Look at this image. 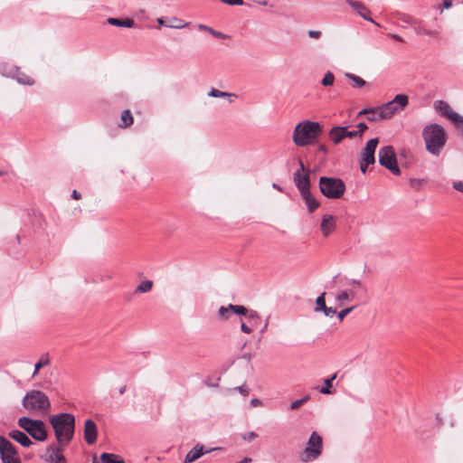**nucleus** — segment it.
Segmentation results:
<instances>
[{
	"instance_id": "45",
	"label": "nucleus",
	"mask_w": 463,
	"mask_h": 463,
	"mask_svg": "<svg viewBox=\"0 0 463 463\" xmlns=\"http://www.w3.org/2000/svg\"><path fill=\"white\" fill-rule=\"evenodd\" d=\"M409 183L411 188L414 190H420L424 183V179L411 178Z\"/></svg>"
},
{
	"instance_id": "15",
	"label": "nucleus",
	"mask_w": 463,
	"mask_h": 463,
	"mask_svg": "<svg viewBox=\"0 0 463 463\" xmlns=\"http://www.w3.org/2000/svg\"><path fill=\"white\" fill-rule=\"evenodd\" d=\"M377 146H364L361 154L360 170L363 174L366 173L367 167L375 163V148Z\"/></svg>"
},
{
	"instance_id": "32",
	"label": "nucleus",
	"mask_w": 463,
	"mask_h": 463,
	"mask_svg": "<svg viewBox=\"0 0 463 463\" xmlns=\"http://www.w3.org/2000/svg\"><path fill=\"white\" fill-rule=\"evenodd\" d=\"M366 114L369 121H376L379 119V108L376 109H364L359 112V115Z\"/></svg>"
},
{
	"instance_id": "8",
	"label": "nucleus",
	"mask_w": 463,
	"mask_h": 463,
	"mask_svg": "<svg viewBox=\"0 0 463 463\" xmlns=\"http://www.w3.org/2000/svg\"><path fill=\"white\" fill-rule=\"evenodd\" d=\"M425 145H445L447 133L444 128L437 123L427 125L422 130Z\"/></svg>"
},
{
	"instance_id": "27",
	"label": "nucleus",
	"mask_w": 463,
	"mask_h": 463,
	"mask_svg": "<svg viewBox=\"0 0 463 463\" xmlns=\"http://www.w3.org/2000/svg\"><path fill=\"white\" fill-rule=\"evenodd\" d=\"M102 463H126L123 458H118L115 454L104 452L100 455Z\"/></svg>"
},
{
	"instance_id": "10",
	"label": "nucleus",
	"mask_w": 463,
	"mask_h": 463,
	"mask_svg": "<svg viewBox=\"0 0 463 463\" xmlns=\"http://www.w3.org/2000/svg\"><path fill=\"white\" fill-rule=\"evenodd\" d=\"M69 444L65 442L52 443L47 446L45 453L41 457L48 463H66V458L62 455V451Z\"/></svg>"
},
{
	"instance_id": "43",
	"label": "nucleus",
	"mask_w": 463,
	"mask_h": 463,
	"mask_svg": "<svg viewBox=\"0 0 463 463\" xmlns=\"http://www.w3.org/2000/svg\"><path fill=\"white\" fill-rule=\"evenodd\" d=\"M50 364V360H49V358H48L47 356H43V357L40 359V361H39V362H37V363L35 364V365H34V372H33V377H34V376L38 373L39 370H40L43 366L47 365V364Z\"/></svg>"
},
{
	"instance_id": "13",
	"label": "nucleus",
	"mask_w": 463,
	"mask_h": 463,
	"mask_svg": "<svg viewBox=\"0 0 463 463\" xmlns=\"http://www.w3.org/2000/svg\"><path fill=\"white\" fill-rule=\"evenodd\" d=\"M434 109L438 114L448 118L452 123L460 116L454 111L450 105L445 100H437L434 102Z\"/></svg>"
},
{
	"instance_id": "21",
	"label": "nucleus",
	"mask_w": 463,
	"mask_h": 463,
	"mask_svg": "<svg viewBox=\"0 0 463 463\" xmlns=\"http://www.w3.org/2000/svg\"><path fill=\"white\" fill-rule=\"evenodd\" d=\"M397 112H399V109L391 101H388L382 107H379L380 119L391 118Z\"/></svg>"
},
{
	"instance_id": "4",
	"label": "nucleus",
	"mask_w": 463,
	"mask_h": 463,
	"mask_svg": "<svg viewBox=\"0 0 463 463\" xmlns=\"http://www.w3.org/2000/svg\"><path fill=\"white\" fill-rule=\"evenodd\" d=\"M319 190L326 198L339 199L345 192V184L338 177L321 176L319 178Z\"/></svg>"
},
{
	"instance_id": "35",
	"label": "nucleus",
	"mask_w": 463,
	"mask_h": 463,
	"mask_svg": "<svg viewBox=\"0 0 463 463\" xmlns=\"http://www.w3.org/2000/svg\"><path fill=\"white\" fill-rule=\"evenodd\" d=\"M336 378V373H334L331 377L324 380L325 386L320 389V392L323 394H331L332 392V383Z\"/></svg>"
},
{
	"instance_id": "64",
	"label": "nucleus",
	"mask_w": 463,
	"mask_h": 463,
	"mask_svg": "<svg viewBox=\"0 0 463 463\" xmlns=\"http://www.w3.org/2000/svg\"><path fill=\"white\" fill-rule=\"evenodd\" d=\"M126 390H127V386H126V385H123L122 387H120V388H119V390H118V393H119L120 395H122V394H124V393H125Z\"/></svg>"
},
{
	"instance_id": "31",
	"label": "nucleus",
	"mask_w": 463,
	"mask_h": 463,
	"mask_svg": "<svg viewBox=\"0 0 463 463\" xmlns=\"http://www.w3.org/2000/svg\"><path fill=\"white\" fill-rule=\"evenodd\" d=\"M354 290H343L335 297V300L340 304H343L345 301H351L354 298Z\"/></svg>"
},
{
	"instance_id": "18",
	"label": "nucleus",
	"mask_w": 463,
	"mask_h": 463,
	"mask_svg": "<svg viewBox=\"0 0 463 463\" xmlns=\"http://www.w3.org/2000/svg\"><path fill=\"white\" fill-rule=\"evenodd\" d=\"M336 227L335 217L331 214H324L321 219L320 229L324 237H328Z\"/></svg>"
},
{
	"instance_id": "59",
	"label": "nucleus",
	"mask_w": 463,
	"mask_h": 463,
	"mask_svg": "<svg viewBox=\"0 0 463 463\" xmlns=\"http://www.w3.org/2000/svg\"><path fill=\"white\" fill-rule=\"evenodd\" d=\"M348 284L349 285H355L357 287H361L362 286V282L359 279H349L348 280Z\"/></svg>"
},
{
	"instance_id": "20",
	"label": "nucleus",
	"mask_w": 463,
	"mask_h": 463,
	"mask_svg": "<svg viewBox=\"0 0 463 463\" xmlns=\"http://www.w3.org/2000/svg\"><path fill=\"white\" fill-rule=\"evenodd\" d=\"M8 436L24 448H29L33 444V442L28 437V434L19 430H13L9 431Z\"/></svg>"
},
{
	"instance_id": "49",
	"label": "nucleus",
	"mask_w": 463,
	"mask_h": 463,
	"mask_svg": "<svg viewBox=\"0 0 463 463\" xmlns=\"http://www.w3.org/2000/svg\"><path fill=\"white\" fill-rule=\"evenodd\" d=\"M241 332L245 334H250L253 330V328L250 326H248L246 323H244L242 320L241 322Z\"/></svg>"
},
{
	"instance_id": "41",
	"label": "nucleus",
	"mask_w": 463,
	"mask_h": 463,
	"mask_svg": "<svg viewBox=\"0 0 463 463\" xmlns=\"http://www.w3.org/2000/svg\"><path fill=\"white\" fill-rule=\"evenodd\" d=\"M198 28L203 31L209 32L212 35H213L216 38H225L226 35H224L222 33L213 30L212 27H209L207 25L199 24Z\"/></svg>"
},
{
	"instance_id": "52",
	"label": "nucleus",
	"mask_w": 463,
	"mask_h": 463,
	"mask_svg": "<svg viewBox=\"0 0 463 463\" xmlns=\"http://www.w3.org/2000/svg\"><path fill=\"white\" fill-rule=\"evenodd\" d=\"M303 405V402L301 399L296 400L290 403L289 409L290 410H297L300 408Z\"/></svg>"
},
{
	"instance_id": "42",
	"label": "nucleus",
	"mask_w": 463,
	"mask_h": 463,
	"mask_svg": "<svg viewBox=\"0 0 463 463\" xmlns=\"http://www.w3.org/2000/svg\"><path fill=\"white\" fill-rule=\"evenodd\" d=\"M334 81H335V75L331 72V71H327L322 80H321V84L325 87H328V86H332L334 84Z\"/></svg>"
},
{
	"instance_id": "9",
	"label": "nucleus",
	"mask_w": 463,
	"mask_h": 463,
	"mask_svg": "<svg viewBox=\"0 0 463 463\" xmlns=\"http://www.w3.org/2000/svg\"><path fill=\"white\" fill-rule=\"evenodd\" d=\"M0 458L2 463H22L16 448L4 436H0Z\"/></svg>"
},
{
	"instance_id": "63",
	"label": "nucleus",
	"mask_w": 463,
	"mask_h": 463,
	"mask_svg": "<svg viewBox=\"0 0 463 463\" xmlns=\"http://www.w3.org/2000/svg\"><path fill=\"white\" fill-rule=\"evenodd\" d=\"M250 404H251L252 406H257V405L260 404V400H258V399H252V400L250 401Z\"/></svg>"
},
{
	"instance_id": "50",
	"label": "nucleus",
	"mask_w": 463,
	"mask_h": 463,
	"mask_svg": "<svg viewBox=\"0 0 463 463\" xmlns=\"http://www.w3.org/2000/svg\"><path fill=\"white\" fill-rule=\"evenodd\" d=\"M453 5L452 0H443L442 5L439 6L440 12L442 13L444 9H449Z\"/></svg>"
},
{
	"instance_id": "60",
	"label": "nucleus",
	"mask_w": 463,
	"mask_h": 463,
	"mask_svg": "<svg viewBox=\"0 0 463 463\" xmlns=\"http://www.w3.org/2000/svg\"><path fill=\"white\" fill-rule=\"evenodd\" d=\"M380 142L378 137H373L366 141L365 145H378Z\"/></svg>"
},
{
	"instance_id": "5",
	"label": "nucleus",
	"mask_w": 463,
	"mask_h": 463,
	"mask_svg": "<svg viewBox=\"0 0 463 463\" xmlns=\"http://www.w3.org/2000/svg\"><path fill=\"white\" fill-rule=\"evenodd\" d=\"M18 425L26 434L37 441H44L47 439L45 424L41 420H33L23 416L18 420Z\"/></svg>"
},
{
	"instance_id": "7",
	"label": "nucleus",
	"mask_w": 463,
	"mask_h": 463,
	"mask_svg": "<svg viewBox=\"0 0 463 463\" xmlns=\"http://www.w3.org/2000/svg\"><path fill=\"white\" fill-rule=\"evenodd\" d=\"M323 451V439L316 431H313L307 440V447L300 454V459L304 463L316 460Z\"/></svg>"
},
{
	"instance_id": "61",
	"label": "nucleus",
	"mask_w": 463,
	"mask_h": 463,
	"mask_svg": "<svg viewBox=\"0 0 463 463\" xmlns=\"http://www.w3.org/2000/svg\"><path fill=\"white\" fill-rule=\"evenodd\" d=\"M71 197L75 200H79V199H80L81 195L79 192H77L76 190H73L72 194H71Z\"/></svg>"
},
{
	"instance_id": "17",
	"label": "nucleus",
	"mask_w": 463,
	"mask_h": 463,
	"mask_svg": "<svg viewBox=\"0 0 463 463\" xmlns=\"http://www.w3.org/2000/svg\"><path fill=\"white\" fill-rule=\"evenodd\" d=\"M98 437V429L96 423L89 419L84 422V439L89 445L96 442Z\"/></svg>"
},
{
	"instance_id": "47",
	"label": "nucleus",
	"mask_w": 463,
	"mask_h": 463,
	"mask_svg": "<svg viewBox=\"0 0 463 463\" xmlns=\"http://www.w3.org/2000/svg\"><path fill=\"white\" fill-rule=\"evenodd\" d=\"M320 312H323L326 317H333L336 314V309L326 306V308H323Z\"/></svg>"
},
{
	"instance_id": "6",
	"label": "nucleus",
	"mask_w": 463,
	"mask_h": 463,
	"mask_svg": "<svg viewBox=\"0 0 463 463\" xmlns=\"http://www.w3.org/2000/svg\"><path fill=\"white\" fill-rule=\"evenodd\" d=\"M23 406L31 411H46L50 408L51 403L47 395L42 391L33 390L27 392L23 399Z\"/></svg>"
},
{
	"instance_id": "56",
	"label": "nucleus",
	"mask_w": 463,
	"mask_h": 463,
	"mask_svg": "<svg viewBox=\"0 0 463 463\" xmlns=\"http://www.w3.org/2000/svg\"><path fill=\"white\" fill-rule=\"evenodd\" d=\"M308 36L311 38L318 39L321 36V32L319 31H308Z\"/></svg>"
},
{
	"instance_id": "12",
	"label": "nucleus",
	"mask_w": 463,
	"mask_h": 463,
	"mask_svg": "<svg viewBox=\"0 0 463 463\" xmlns=\"http://www.w3.org/2000/svg\"><path fill=\"white\" fill-rule=\"evenodd\" d=\"M299 168L294 173V183L299 191V194L310 190V178L308 169H307L303 162L298 160Z\"/></svg>"
},
{
	"instance_id": "58",
	"label": "nucleus",
	"mask_w": 463,
	"mask_h": 463,
	"mask_svg": "<svg viewBox=\"0 0 463 463\" xmlns=\"http://www.w3.org/2000/svg\"><path fill=\"white\" fill-rule=\"evenodd\" d=\"M388 37L397 42H403V39L396 33H388Z\"/></svg>"
},
{
	"instance_id": "29",
	"label": "nucleus",
	"mask_w": 463,
	"mask_h": 463,
	"mask_svg": "<svg viewBox=\"0 0 463 463\" xmlns=\"http://www.w3.org/2000/svg\"><path fill=\"white\" fill-rule=\"evenodd\" d=\"M345 76L354 82V88H363L368 84L364 79L354 73L346 72Z\"/></svg>"
},
{
	"instance_id": "19",
	"label": "nucleus",
	"mask_w": 463,
	"mask_h": 463,
	"mask_svg": "<svg viewBox=\"0 0 463 463\" xmlns=\"http://www.w3.org/2000/svg\"><path fill=\"white\" fill-rule=\"evenodd\" d=\"M156 22L159 25L168 27V28H175V29H181L188 25V23L184 22L183 20L172 16V17H158L156 19Z\"/></svg>"
},
{
	"instance_id": "46",
	"label": "nucleus",
	"mask_w": 463,
	"mask_h": 463,
	"mask_svg": "<svg viewBox=\"0 0 463 463\" xmlns=\"http://www.w3.org/2000/svg\"><path fill=\"white\" fill-rule=\"evenodd\" d=\"M355 307H350L342 309L340 312H338L337 317L339 321L341 322L348 314H350Z\"/></svg>"
},
{
	"instance_id": "44",
	"label": "nucleus",
	"mask_w": 463,
	"mask_h": 463,
	"mask_svg": "<svg viewBox=\"0 0 463 463\" xmlns=\"http://www.w3.org/2000/svg\"><path fill=\"white\" fill-rule=\"evenodd\" d=\"M455 128L458 135L463 138V116H459L456 121L453 122Z\"/></svg>"
},
{
	"instance_id": "55",
	"label": "nucleus",
	"mask_w": 463,
	"mask_h": 463,
	"mask_svg": "<svg viewBox=\"0 0 463 463\" xmlns=\"http://www.w3.org/2000/svg\"><path fill=\"white\" fill-rule=\"evenodd\" d=\"M453 188L463 193V182L461 181H455L453 183Z\"/></svg>"
},
{
	"instance_id": "26",
	"label": "nucleus",
	"mask_w": 463,
	"mask_h": 463,
	"mask_svg": "<svg viewBox=\"0 0 463 463\" xmlns=\"http://www.w3.org/2000/svg\"><path fill=\"white\" fill-rule=\"evenodd\" d=\"M391 102L401 111L409 102V98L405 94H397Z\"/></svg>"
},
{
	"instance_id": "22",
	"label": "nucleus",
	"mask_w": 463,
	"mask_h": 463,
	"mask_svg": "<svg viewBox=\"0 0 463 463\" xmlns=\"http://www.w3.org/2000/svg\"><path fill=\"white\" fill-rule=\"evenodd\" d=\"M300 195H301L303 201L305 202L307 208L310 213H313L315 210H317L320 206L319 202L315 197H313L310 190L307 192L302 193Z\"/></svg>"
},
{
	"instance_id": "53",
	"label": "nucleus",
	"mask_w": 463,
	"mask_h": 463,
	"mask_svg": "<svg viewBox=\"0 0 463 463\" xmlns=\"http://www.w3.org/2000/svg\"><path fill=\"white\" fill-rule=\"evenodd\" d=\"M257 437H258V435H257L256 432L250 431L248 434L244 435L242 438H243V439L250 442V441H252Z\"/></svg>"
},
{
	"instance_id": "2",
	"label": "nucleus",
	"mask_w": 463,
	"mask_h": 463,
	"mask_svg": "<svg viewBox=\"0 0 463 463\" xmlns=\"http://www.w3.org/2000/svg\"><path fill=\"white\" fill-rule=\"evenodd\" d=\"M323 126L317 121L303 120L298 123L293 131L294 145H311L322 134Z\"/></svg>"
},
{
	"instance_id": "34",
	"label": "nucleus",
	"mask_w": 463,
	"mask_h": 463,
	"mask_svg": "<svg viewBox=\"0 0 463 463\" xmlns=\"http://www.w3.org/2000/svg\"><path fill=\"white\" fill-rule=\"evenodd\" d=\"M229 308L231 310H233V314L238 315V316H244L246 317L249 315V313L250 312V310H249L246 307L241 306V305L229 304Z\"/></svg>"
},
{
	"instance_id": "39",
	"label": "nucleus",
	"mask_w": 463,
	"mask_h": 463,
	"mask_svg": "<svg viewBox=\"0 0 463 463\" xmlns=\"http://www.w3.org/2000/svg\"><path fill=\"white\" fill-rule=\"evenodd\" d=\"M411 27L417 35L426 34L427 28L423 25V22L420 19H417Z\"/></svg>"
},
{
	"instance_id": "24",
	"label": "nucleus",
	"mask_w": 463,
	"mask_h": 463,
	"mask_svg": "<svg viewBox=\"0 0 463 463\" xmlns=\"http://www.w3.org/2000/svg\"><path fill=\"white\" fill-rule=\"evenodd\" d=\"M13 80H15L17 83L26 86H32L34 83V80L23 72L21 69L18 67V71H15L12 77Z\"/></svg>"
},
{
	"instance_id": "33",
	"label": "nucleus",
	"mask_w": 463,
	"mask_h": 463,
	"mask_svg": "<svg viewBox=\"0 0 463 463\" xmlns=\"http://www.w3.org/2000/svg\"><path fill=\"white\" fill-rule=\"evenodd\" d=\"M247 319L252 328L257 327L261 321L259 313L255 310H250L247 316Z\"/></svg>"
},
{
	"instance_id": "14",
	"label": "nucleus",
	"mask_w": 463,
	"mask_h": 463,
	"mask_svg": "<svg viewBox=\"0 0 463 463\" xmlns=\"http://www.w3.org/2000/svg\"><path fill=\"white\" fill-rule=\"evenodd\" d=\"M346 3L355 11L365 21H368L372 24H373L376 26H380L378 23H376L372 17H371V12L366 7V5L360 1L356 0H345Z\"/></svg>"
},
{
	"instance_id": "62",
	"label": "nucleus",
	"mask_w": 463,
	"mask_h": 463,
	"mask_svg": "<svg viewBox=\"0 0 463 463\" xmlns=\"http://www.w3.org/2000/svg\"><path fill=\"white\" fill-rule=\"evenodd\" d=\"M237 389L244 396L248 395V391L246 389H244L242 386H240Z\"/></svg>"
},
{
	"instance_id": "57",
	"label": "nucleus",
	"mask_w": 463,
	"mask_h": 463,
	"mask_svg": "<svg viewBox=\"0 0 463 463\" xmlns=\"http://www.w3.org/2000/svg\"><path fill=\"white\" fill-rule=\"evenodd\" d=\"M425 35L430 36V37L437 38L438 35H439V32L437 30L427 29Z\"/></svg>"
},
{
	"instance_id": "37",
	"label": "nucleus",
	"mask_w": 463,
	"mask_h": 463,
	"mask_svg": "<svg viewBox=\"0 0 463 463\" xmlns=\"http://www.w3.org/2000/svg\"><path fill=\"white\" fill-rule=\"evenodd\" d=\"M208 96L209 97H213V98H231V97H236V95L234 93H229V92H224V91H221L217 89H214L213 88L209 92H208Z\"/></svg>"
},
{
	"instance_id": "51",
	"label": "nucleus",
	"mask_w": 463,
	"mask_h": 463,
	"mask_svg": "<svg viewBox=\"0 0 463 463\" xmlns=\"http://www.w3.org/2000/svg\"><path fill=\"white\" fill-rule=\"evenodd\" d=\"M221 1L229 5H242L244 4L243 0H221Z\"/></svg>"
},
{
	"instance_id": "3",
	"label": "nucleus",
	"mask_w": 463,
	"mask_h": 463,
	"mask_svg": "<svg viewBox=\"0 0 463 463\" xmlns=\"http://www.w3.org/2000/svg\"><path fill=\"white\" fill-rule=\"evenodd\" d=\"M402 156H406V150L403 148L400 152V159L398 160L393 146H382L379 150V163L382 166L388 169L392 175H400L401 169L399 163L403 165H407L408 162L402 161Z\"/></svg>"
},
{
	"instance_id": "48",
	"label": "nucleus",
	"mask_w": 463,
	"mask_h": 463,
	"mask_svg": "<svg viewBox=\"0 0 463 463\" xmlns=\"http://www.w3.org/2000/svg\"><path fill=\"white\" fill-rule=\"evenodd\" d=\"M442 147L443 146H426V149L431 155L438 156L441 153Z\"/></svg>"
},
{
	"instance_id": "54",
	"label": "nucleus",
	"mask_w": 463,
	"mask_h": 463,
	"mask_svg": "<svg viewBox=\"0 0 463 463\" xmlns=\"http://www.w3.org/2000/svg\"><path fill=\"white\" fill-rule=\"evenodd\" d=\"M365 129H367V125L365 123H364V122H360L356 126V130L360 134L361 137H362V135H363V133L364 132Z\"/></svg>"
},
{
	"instance_id": "36",
	"label": "nucleus",
	"mask_w": 463,
	"mask_h": 463,
	"mask_svg": "<svg viewBox=\"0 0 463 463\" xmlns=\"http://www.w3.org/2000/svg\"><path fill=\"white\" fill-rule=\"evenodd\" d=\"M395 17L399 21H401V22H402V23H404L406 24H409L411 26H412L413 24H415V21L417 20L416 18L412 17L410 14H404V13H400V12H397L395 14Z\"/></svg>"
},
{
	"instance_id": "30",
	"label": "nucleus",
	"mask_w": 463,
	"mask_h": 463,
	"mask_svg": "<svg viewBox=\"0 0 463 463\" xmlns=\"http://www.w3.org/2000/svg\"><path fill=\"white\" fill-rule=\"evenodd\" d=\"M233 314V310L229 308V305L222 306L219 307L217 315L218 318L221 321H227L230 319L231 316Z\"/></svg>"
},
{
	"instance_id": "40",
	"label": "nucleus",
	"mask_w": 463,
	"mask_h": 463,
	"mask_svg": "<svg viewBox=\"0 0 463 463\" xmlns=\"http://www.w3.org/2000/svg\"><path fill=\"white\" fill-rule=\"evenodd\" d=\"M326 293L323 292L320 296H318L316 299V307L315 312H320L323 308H326Z\"/></svg>"
},
{
	"instance_id": "25",
	"label": "nucleus",
	"mask_w": 463,
	"mask_h": 463,
	"mask_svg": "<svg viewBox=\"0 0 463 463\" xmlns=\"http://www.w3.org/2000/svg\"><path fill=\"white\" fill-rule=\"evenodd\" d=\"M18 71V66L8 62H0V74L6 77H13L14 73Z\"/></svg>"
},
{
	"instance_id": "11",
	"label": "nucleus",
	"mask_w": 463,
	"mask_h": 463,
	"mask_svg": "<svg viewBox=\"0 0 463 463\" xmlns=\"http://www.w3.org/2000/svg\"><path fill=\"white\" fill-rule=\"evenodd\" d=\"M329 139L334 144H338L345 140V138H349L350 140L360 139L361 136L357 132L356 129H350V127H341L335 126L333 127L328 133Z\"/></svg>"
},
{
	"instance_id": "28",
	"label": "nucleus",
	"mask_w": 463,
	"mask_h": 463,
	"mask_svg": "<svg viewBox=\"0 0 463 463\" xmlns=\"http://www.w3.org/2000/svg\"><path fill=\"white\" fill-rule=\"evenodd\" d=\"M133 124V116L129 109H125L121 113L120 124L121 128H128Z\"/></svg>"
},
{
	"instance_id": "16",
	"label": "nucleus",
	"mask_w": 463,
	"mask_h": 463,
	"mask_svg": "<svg viewBox=\"0 0 463 463\" xmlns=\"http://www.w3.org/2000/svg\"><path fill=\"white\" fill-rule=\"evenodd\" d=\"M216 449H220V448L204 449L203 445L198 443L191 450L187 452V454L184 457V463H193L194 461L200 458L203 455Z\"/></svg>"
},
{
	"instance_id": "1",
	"label": "nucleus",
	"mask_w": 463,
	"mask_h": 463,
	"mask_svg": "<svg viewBox=\"0 0 463 463\" xmlns=\"http://www.w3.org/2000/svg\"><path fill=\"white\" fill-rule=\"evenodd\" d=\"M56 441L70 444L74 437L75 431V417L71 413H58L51 415L49 418Z\"/></svg>"
},
{
	"instance_id": "23",
	"label": "nucleus",
	"mask_w": 463,
	"mask_h": 463,
	"mask_svg": "<svg viewBox=\"0 0 463 463\" xmlns=\"http://www.w3.org/2000/svg\"><path fill=\"white\" fill-rule=\"evenodd\" d=\"M108 24L117 27H126L132 28L135 26V21L131 18H124L118 19L114 17H109L107 20Z\"/></svg>"
},
{
	"instance_id": "38",
	"label": "nucleus",
	"mask_w": 463,
	"mask_h": 463,
	"mask_svg": "<svg viewBox=\"0 0 463 463\" xmlns=\"http://www.w3.org/2000/svg\"><path fill=\"white\" fill-rule=\"evenodd\" d=\"M152 287H153V281H151V280L142 281L136 288V293L149 292L152 289Z\"/></svg>"
}]
</instances>
